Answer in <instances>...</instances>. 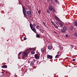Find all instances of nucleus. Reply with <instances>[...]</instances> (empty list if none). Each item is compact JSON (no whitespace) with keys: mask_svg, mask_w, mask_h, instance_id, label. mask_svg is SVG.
Masks as SVG:
<instances>
[{"mask_svg":"<svg viewBox=\"0 0 77 77\" xmlns=\"http://www.w3.org/2000/svg\"><path fill=\"white\" fill-rule=\"evenodd\" d=\"M59 57V55H57L55 56V58H56V59H57V58H58V57Z\"/></svg>","mask_w":77,"mask_h":77,"instance_id":"16","label":"nucleus"},{"mask_svg":"<svg viewBox=\"0 0 77 77\" xmlns=\"http://www.w3.org/2000/svg\"><path fill=\"white\" fill-rule=\"evenodd\" d=\"M55 1L56 4H57V5H58V4H59V2L57 0H55Z\"/></svg>","mask_w":77,"mask_h":77,"instance_id":"11","label":"nucleus"},{"mask_svg":"<svg viewBox=\"0 0 77 77\" xmlns=\"http://www.w3.org/2000/svg\"><path fill=\"white\" fill-rule=\"evenodd\" d=\"M26 14L28 15H30L32 14V12L30 11H28L26 12Z\"/></svg>","mask_w":77,"mask_h":77,"instance_id":"5","label":"nucleus"},{"mask_svg":"<svg viewBox=\"0 0 77 77\" xmlns=\"http://www.w3.org/2000/svg\"><path fill=\"white\" fill-rule=\"evenodd\" d=\"M48 1H49L51 3H53V0H48Z\"/></svg>","mask_w":77,"mask_h":77,"instance_id":"26","label":"nucleus"},{"mask_svg":"<svg viewBox=\"0 0 77 77\" xmlns=\"http://www.w3.org/2000/svg\"><path fill=\"white\" fill-rule=\"evenodd\" d=\"M34 57L36 59H39V55L38 54H35Z\"/></svg>","mask_w":77,"mask_h":77,"instance_id":"3","label":"nucleus"},{"mask_svg":"<svg viewBox=\"0 0 77 77\" xmlns=\"http://www.w3.org/2000/svg\"><path fill=\"white\" fill-rule=\"evenodd\" d=\"M63 29L64 30H66V28L65 26H64L63 27Z\"/></svg>","mask_w":77,"mask_h":77,"instance_id":"14","label":"nucleus"},{"mask_svg":"<svg viewBox=\"0 0 77 77\" xmlns=\"http://www.w3.org/2000/svg\"><path fill=\"white\" fill-rule=\"evenodd\" d=\"M59 25H60V26H61V27H62V26H63V24H62V23H59Z\"/></svg>","mask_w":77,"mask_h":77,"instance_id":"21","label":"nucleus"},{"mask_svg":"<svg viewBox=\"0 0 77 77\" xmlns=\"http://www.w3.org/2000/svg\"><path fill=\"white\" fill-rule=\"evenodd\" d=\"M66 37H68V35L66 34Z\"/></svg>","mask_w":77,"mask_h":77,"instance_id":"34","label":"nucleus"},{"mask_svg":"<svg viewBox=\"0 0 77 77\" xmlns=\"http://www.w3.org/2000/svg\"><path fill=\"white\" fill-rule=\"evenodd\" d=\"M36 37L37 38H40V35H39V34H37Z\"/></svg>","mask_w":77,"mask_h":77,"instance_id":"15","label":"nucleus"},{"mask_svg":"<svg viewBox=\"0 0 77 77\" xmlns=\"http://www.w3.org/2000/svg\"><path fill=\"white\" fill-rule=\"evenodd\" d=\"M74 36H75L77 37V33H75L74 34Z\"/></svg>","mask_w":77,"mask_h":77,"instance_id":"24","label":"nucleus"},{"mask_svg":"<svg viewBox=\"0 0 77 77\" xmlns=\"http://www.w3.org/2000/svg\"><path fill=\"white\" fill-rule=\"evenodd\" d=\"M34 65V63L32 62H31L30 63V65L32 66V65Z\"/></svg>","mask_w":77,"mask_h":77,"instance_id":"20","label":"nucleus"},{"mask_svg":"<svg viewBox=\"0 0 77 77\" xmlns=\"http://www.w3.org/2000/svg\"><path fill=\"white\" fill-rule=\"evenodd\" d=\"M58 21H60V19H59V18H58L56 16H55L54 17Z\"/></svg>","mask_w":77,"mask_h":77,"instance_id":"9","label":"nucleus"},{"mask_svg":"<svg viewBox=\"0 0 77 77\" xmlns=\"http://www.w3.org/2000/svg\"><path fill=\"white\" fill-rule=\"evenodd\" d=\"M26 39H27V38H24V39H23V40H26Z\"/></svg>","mask_w":77,"mask_h":77,"instance_id":"32","label":"nucleus"},{"mask_svg":"<svg viewBox=\"0 0 77 77\" xmlns=\"http://www.w3.org/2000/svg\"><path fill=\"white\" fill-rule=\"evenodd\" d=\"M47 12L48 14H50V10L48 9L47 10Z\"/></svg>","mask_w":77,"mask_h":77,"instance_id":"22","label":"nucleus"},{"mask_svg":"<svg viewBox=\"0 0 77 77\" xmlns=\"http://www.w3.org/2000/svg\"><path fill=\"white\" fill-rule=\"evenodd\" d=\"M43 23L44 25H45V22H43Z\"/></svg>","mask_w":77,"mask_h":77,"instance_id":"35","label":"nucleus"},{"mask_svg":"<svg viewBox=\"0 0 77 77\" xmlns=\"http://www.w3.org/2000/svg\"><path fill=\"white\" fill-rule=\"evenodd\" d=\"M49 10H50L51 11H52L53 12H55V10L54 9V8H53V7L51 6H49Z\"/></svg>","mask_w":77,"mask_h":77,"instance_id":"1","label":"nucleus"},{"mask_svg":"<svg viewBox=\"0 0 77 77\" xmlns=\"http://www.w3.org/2000/svg\"><path fill=\"white\" fill-rule=\"evenodd\" d=\"M47 58L48 59H53V56L48 55H47Z\"/></svg>","mask_w":77,"mask_h":77,"instance_id":"4","label":"nucleus"},{"mask_svg":"<svg viewBox=\"0 0 77 77\" xmlns=\"http://www.w3.org/2000/svg\"><path fill=\"white\" fill-rule=\"evenodd\" d=\"M73 61H74V60H74V59H73Z\"/></svg>","mask_w":77,"mask_h":77,"instance_id":"37","label":"nucleus"},{"mask_svg":"<svg viewBox=\"0 0 77 77\" xmlns=\"http://www.w3.org/2000/svg\"><path fill=\"white\" fill-rule=\"evenodd\" d=\"M33 26L34 27H36V24H35V23H33Z\"/></svg>","mask_w":77,"mask_h":77,"instance_id":"30","label":"nucleus"},{"mask_svg":"<svg viewBox=\"0 0 77 77\" xmlns=\"http://www.w3.org/2000/svg\"><path fill=\"white\" fill-rule=\"evenodd\" d=\"M42 52H44V49L43 48H42L41 49Z\"/></svg>","mask_w":77,"mask_h":77,"instance_id":"25","label":"nucleus"},{"mask_svg":"<svg viewBox=\"0 0 77 77\" xmlns=\"http://www.w3.org/2000/svg\"><path fill=\"white\" fill-rule=\"evenodd\" d=\"M48 48L49 50H51V49H52L53 48V47H52V46L50 45L48 46Z\"/></svg>","mask_w":77,"mask_h":77,"instance_id":"8","label":"nucleus"},{"mask_svg":"<svg viewBox=\"0 0 77 77\" xmlns=\"http://www.w3.org/2000/svg\"><path fill=\"white\" fill-rule=\"evenodd\" d=\"M21 53H22V52H20L18 54V58L20 57V56L21 55Z\"/></svg>","mask_w":77,"mask_h":77,"instance_id":"12","label":"nucleus"},{"mask_svg":"<svg viewBox=\"0 0 77 77\" xmlns=\"http://www.w3.org/2000/svg\"><path fill=\"white\" fill-rule=\"evenodd\" d=\"M32 29V30L35 33H36V30H35V28L34 27H32V28H31Z\"/></svg>","mask_w":77,"mask_h":77,"instance_id":"7","label":"nucleus"},{"mask_svg":"<svg viewBox=\"0 0 77 77\" xmlns=\"http://www.w3.org/2000/svg\"><path fill=\"white\" fill-rule=\"evenodd\" d=\"M75 26H77V22L75 23Z\"/></svg>","mask_w":77,"mask_h":77,"instance_id":"31","label":"nucleus"},{"mask_svg":"<svg viewBox=\"0 0 77 77\" xmlns=\"http://www.w3.org/2000/svg\"><path fill=\"white\" fill-rule=\"evenodd\" d=\"M24 55L23 56V57H27V54H29V52H24Z\"/></svg>","mask_w":77,"mask_h":77,"instance_id":"2","label":"nucleus"},{"mask_svg":"<svg viewBox=\"0 0 77 77\" xmlns=\"http://www.w3.org/2000/svg\"><path fill=\"white\" fill-rule=\"evenodd\" d=\"M51 22L54 26L55 24V23H54L53 21H51Z\"/></svg>","mask_w":77,"mask_h":77,"instance_id":"28","label":"nucleus"},{"mask_svg":"<svg viewBox=\"0 0 77 77\" xmlns=\"http://www.w3.org/2000/svg\"><path fill=\"white\" fill-rule=\"evenodd\" d=\"M54 26L55 27V28H56V29H57V28H58V27H57V26L55 24Z\"/></svg>","mask_w":77,"mask_h":77,"instance_id":"19","label":"nucleus"},{"mask_svg":"<svg viewBox=\"0 0 77 77\" xmlns=\"http://www.w3.org/2000/svg\"><path fill=\"white\" fill-rule=\"evenodd\" d=\"M7 66L6 65H4L2 66V68H6L7 67Z\"/></svg>","mask_w":77,"mask_h":77,"instance_id":"10","label":"nucleus"},{"mask_svg":"<svg viewBox=\"0 0 77 77\" xmlns=\"http://www.w3.org/2000/svg\"><path fill=\"white\" fill-rule=\"evenodd\" d=\"M27 50H32V48H29L28 49H27Z\"/></svg>","mask_w":77,"mask_h":77,"instance_id":"33","label":"nucleus"},{"mask_svg":"<svg viewBox=\"0 0 77 77\" xmlns=\"http://www.w3.org/2000/svg\"><path fill=\"white\" fill-rule=\"evenodd\" d=\"M23 14L24 15H25L26 14V11L25 10V9H24V7H23Z\"/></svg>","mask_w":77,"mask_h":77,"instance_id":"6","label":"nucleus"},{"mask_svg":"<svg viewBox=\"0 0 77 77\" xmlns=\"http://www.w3.org/2000/svg\"><path fill=\"white\" fill-rule=\"evenodd\" d=\"M54 33H56V34H57V32H54Z\"/></svg>","mask_w":77,"mask_h":77,"instance_id":"36","label":"nucleus"},{"mask_svg":"<svg viewBox=\"0 0 77 77\" xmlns=\"http://www.w3.org/2000/svg\"><path fill=\"white\" fill-rule=\"evenodd\" d=\"M31 53L32 54H35V53L34 52V51H32L31 52Z\"/></svg>","mask_w":77,"mask_h":77,"instance_id":"13","label":"nucleus"},{"mask_svg":"<svg viewBox=\"0 0 77 77\" xmlns=\"http://www.w3.org/2000/svg\"><path fill=\"white\" fill-rule=\"evenodd\" d=\"M70 30H73V26H71L70 28Z\"/></svg>","mask_w":77,"mask_h":77,"instance_id":"18","label":"nucleus"},{"mask_svg":"<svg viewBox=\"0 0 77 77\" xmlns=\"http://www.w3.org/2000/svg\"><path fill=\"white\" fill-rule=\"evenodd\" d=\"M38 13L39 14H41V11L39 10L38 11Z\"/></svg>","mask_w":77,"mask_h":77,"instance_id":"29","label":"nucleus"},{"mask_svg":"<svg viewBox=\"0 0 77 77\" xmlns=\"http://www.w3.org/2000/svg\"><path fill=\"white\" fill-rule=\"evenodd\" d=\"M30 27L31 28H32V27H33V25H32V23H30Z\"/></svg>","mask_w":77,"mask_h":77,"instance_id":"17","label":"nucleus"},{"mask_svg":"<svg viewBox=\"0 0 77 77\" xmlns=\"http://www.w3.org/2000/svg\"><path fill=\"white\" fill-rule=\"evenodd\" d=\"M61 31L63 33H65V31L61 30Z\"/></svg>","mask_w":77,"mask_h":77,"instance_id":"23","label":"nucleus"},{"mask_svg":"<svg viewBox=\"0 0 77 77\" xmlns=\"http://www.w3.org/2000/svg\"><path fill=\"white\" fill-rule=\"evenodd\" d=\"M39 25H37L36 26V28L37 29H38V28H39Z\"/></svg>","mask_w":77,"mask_h":77,"instance_id":"27","label":"nucleus"}]
</instances>
